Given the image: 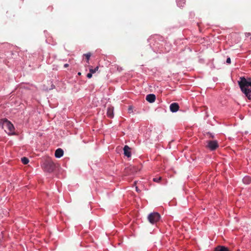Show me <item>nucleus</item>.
<instances>
[{"instance_id":"f257e3e1","label":"nucleus","mask_w":251,"mask_h":251,"mask_svg":"<svg viewBox=\"0 0 251 251\" xmlns=\"http://www.w3.org/2000/svg\"><path fill=\"white\" fill-rule=\"evenodd\" d=\"M238 82L242 92L248 99L251 100V78L241 77Z\"/></svg>"},{"instance_id":"f03ea898","label":"nucleus","mask_w":251,"mask_h":251,"mask_svg":"<svg viewBox=\"0 0 251 251\" xmlns=\"http://www.w3.org/2000/svg\"><path fill=\"white\" fill-rule=\"evenodd\" d=\"M2 127L9 135H14L15 134L14 126L6 119L2 120Z\"/></svg>"},{"instance_id":"7ed1b4c3","label":"nucleus","mask_w":251,"mask_h":251,"mask_svg":"<svg viewBox=\"0 0 251 251\" xmlns=\"http://www.w3.org/2000/svg\"><path fill=\"white\" fill-rule=\"evenodd\" d=\"M43 167L46 171L51 173L54 170L55 165L51 160L48 159L44 163Z\"/></svg>"},{"instance_id":"20e7f679","label":"nucleus","mask_w":251,"mask_h":251,"mask_svg":"<svg viewBox=\"0 0 251 251\" xmlns=\"http://www.w3.org/2000/svg\"><path fill=\"white\" fill-rule=\"evenodd\" d=\"M149 222L153 224L158 222L160 218V216L159 213L157 212H153L150 214L148 217Z\"/></svg>"},{"instance_id":"39448f33","label":"nucleus","mask_w":251,"mask_h":251,"mask_svg":"<svg viewBox=\"0 0 251 251\" xmlns=\"http://www.w3.org/2000/svg\"><path fill=\"white\" fill-rule=\"evenodd\" d=\"M218 144L217 141H208L206 147L211 151L215 150L218 147Z\"/></svg>"},{"instance_id":"423d86ee","label":"nucleus","mask_w":251,"mask_h":251,"mask_svg":"<svg viewBox=\"0 0 251 251\" xmlns=\"http://www.w3.org/2000/svg\"><path fill=\"white\" fill-rule=\"evenodd\" d=\"M179 106L177 103L174 102L172 103L170 106L171 111L172 112H176L179 109Z\"/></svg>"},{"instance_id":"0eeeda50","label":"nucleus","mask_w":251,"mask_h":251,"mask_svg":"<svg viewBox=\"0 0 251 251\" xmlns=\"http://www.w3.org/2000/svg\"><path fill=\"white\" fill-rule=\"evenodd\" d=\"M131 148H130L128 146L126 145L124 148V155L127 157H129L131 156Z\"/></svg>"},{"instance_id":"6e6552de","label":"nucleus","mask_w":251,"mask_h":251,"mask_svg":"<svg viewBox=\"0 0 251 251\" xmlns=\"http://www.w3.org/2000/svg\"><path fill=\"white\" fill-rule=\"evenodd\" d=\"M155 96L154 94H149L146 96V100L149 102H153L155 100Z\"/></svg>"},{"instance_id":"1a4fd4ad","label":"nucleus","mask_w":251,"mask_h":251,"mask_svg":"<svg viewBox=\"0 0 251 251\" xmlns=\"http://www.w3.org/2000/svg\"><path fill=\"white\" fill-rule=\"evenodd\" d=\"M64 151L62 149L59 148L55 151V156L56 158H60L63 155Z\"/></svg>"},{"instance_id":"9d476101","label":"nucleus","mask_w":251,"mask_h":251,"mask_svg":"<svg viewBox=\"0 0 251 251\" xmlns=\"http://www.w3.org/2000/svg\"><path fill=\"white\" fill-rule=\"evenodd\" d=\"M114 108L113 107H109L107 110V115L108 117L112 118L114 117Z\"/></svg>"},{"instance_id":"9b49d317","label":"nucleus","mask_w":251,"mask_h":251,"mask_svg":"<svg viewBox=\"0 0 251 251\" xmlns=\"http://www.w3.org/2000/svg\"><path fill=\"white\" fill-rule=\"evenodd\" d=\"M215 251H230L227 248L223 246H219L217 247Z\"/></svg>"},{"instance_id":"f8f14e48","label":"nucleus","mask_w":251,"mask_h":251,"mask_svg":"<svg viewBox=\"0 0 251 251\" xmlns=\"http://www.w3.org/2000/svg\"><path fill=\"white\" fill-rule=\"evenodd\" d=\"M243 182L245 184H249L251 182V177L246 176L243 178Z\"/></svg>"},{"instance_id":"ddd939ff","label":"nucleus","mask_w":251,"mask_h":251,"mask_svg":"<svg viewBox=\"0 0 251 251\" xmlns=\"http://www.w3.org/2000/svg\"><path fill=\"white\" fill-rule=\"evenodd\" d=\"M84 56H85L86 57V59L87 60V63L89 64V59L91 56V53L90 52H89V53L84 54Z\"/></svg>"},{"instance_id":"4468645a","label":"nucleus","mask_w":251,"mask_h":251,"mask_svg":"<svg viewBox=\"0 0 251 251\" xmlns=\"http://www.w3.org/2000/svg\"><path fill=\"white\" fill-rule=\"evenodd\" d=\"M98 69H99L98 66L96 67L94 69H93L92 67H91V68H90V69H89V71H90V73L94 74V73H96L98 70Z\"/></svg>"},{"instance_id":"2eb2a0df","label":"nucleus","mask_w":251,"mask_h":251,"mask_svg":"<svg viewBox=\"0 0 251 251\" xmlns=\"http://www.w3.org/2000/svg\"><path fill=\"white\" fill-rule=\"evenodd\" d=\"M21 160L24 164H27L29 162L28 159L25 157L22 158Z\"/></svg>"},{"instance_id":"dca6fc26","label":"nucleus","mask_w":251,"mask_h":251,"mask_svg":"<svg viewBox=\"0 0 251 251\" xmlns=\"http://www.w3.org/2000/svg\"><path fill=\"white\" fill-rule=\"evenodd\" d=\"M162 179L161 176H158L155 178H153V180L156 182H159Z\"/></svg>"},{"instance_id":"f3484780","label":"nucleus","mask_w":251,"mask_h":251,"mask_svg":"<svg viewBox=\"0 0 251 251\" xmlns=\"http://www.w3.org/2000/svg\"><path fill=\"white\" fill-rule=\"evenodd\" d=\"M92 76V74L89 73L87 75V77L89 78H91Z\"/></svg>"},{"instance_id":"a211bd4d","label":"nucleus","mask_w":251,"mask_h":251,"mask_svg":"<svg viewBox=\"0 0 251 251\" xmlns=\"http://www.w3.org/2000/svg\"><path fill=\"white\" fill-rule=\"evenodd\" d=\"M226 63H228V64H230L231 63V60H230V58L229 57L227 58L226 59Z\"/></svg>"},{"instance_id":"6ab92c4d","label":"nucleus","mask_w":251,"mask_h":251,"mask_svg":"<svg viewBox=\"0 0 251 251\" xmlns=\"http://www.w3.org/2000/svg\"><path fill=\"white\" fill-rule=\"evenodd\" d=\"M68 66H69V64H64V67L65 68H67V67H68Z\"/></svg>"},{"instance_id":"aec40b11","label":"nucleus","mask_w":251,"mask_h":251,"mask_svg":"<svg viewBox=\"0 0 251 251\" xmlns=\"http://www.w3.org/2000/svg\"><path fill=\"white\" fill-rule=\"evenodd\" d=\"M136 191L138 192H139L141 191V189H136Z\"/></svg>"},{"instance_id":"412c9836","label":"nucleus","mask_w":251,"mask_h":251,"mask_svg":"<svg viewBox=\"0 0 251 251\" xmlns=\"http://www.w3.org/2000/svg\"><path fill=\"white\" fill-rule=\"evenodd\" d=\"M78 75H81V73L79 72V73H78Z\"/></svg>"}]
</instances>
